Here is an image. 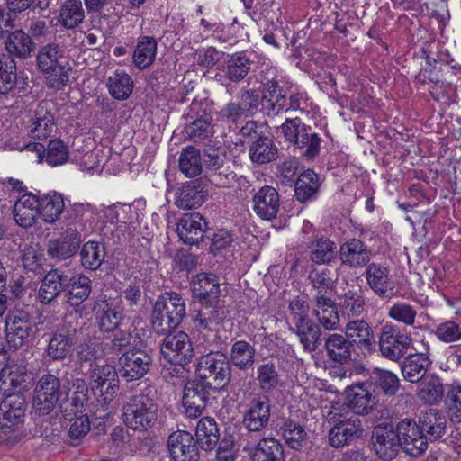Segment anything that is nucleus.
Listing matches in <instances>:
<instances>
[{
    "mask_svg": "<svg viewBox=\"0 0 461 461\" xmlns=\"http://www.w3.org/2000/svg\"><path fill=\"white\" fill-rule=\"evenodd\" d=\"M435 334L443 342H455L461 339V327L453 320H448L437 327Z\"/></svg>",
    "mask_w": 461,
    "mask_h": 461,
    "instance_id": "64",
    "label": "nucleus"
},
{
    "mask_svg": "<svg viewBox=\"0 0 461 461\" xmlns=\"http://www.w3.org/2000/svg\"><path fill=\"white\" fill-rule=\"evenodd\" d=\"M151 356L144 350L134 347L131 352H126L119 357V372L128 382L140 379L150 369Z\"/></svg>",
    "mask_w": 461,
    "mask_h": 461,
    "instance_id": "16",
    "label": "nucleus"
},
{
    "mask_svg": "<svg viewBox=\"0 0 461 461\" xmlns=\"http://www.w3.org/2000/svg\"><path fill=\"white\" fill-rule=\"evenodd\" d=\"M253 61L241 51L228 55L222 65L224 77L232 83L241 82L251 70Z\"/></svg>",
    "mask_w": 461,
    "mask_h": 461,
    "instance_id": "27",
    "label": "nucleus"
},
{
    "mask_svg": "<svg viewBox=\"0 0 461 461\" xmlns=\"http://www.w3.org/2000/svg\"><path fill=\"white\" fill-rule=\"evenodd\" d=\"M71 344L67 336L62 334H54L50 339L47 354L53 360H62L69 353Z\"/></svg>",
    "mask_w": 461,
    "mask_h": 461,
    "instance_id": "61",
    "label": "nucleus"
},
{
    "mask_svg": "<svg viewBox=\"0 0 461 461\" xmlns=\"http://www.w3.org/2000/svg\"><path fill=\"white\" fill-rule=\"evenodd\" d=\"M208 192L202 179L187 181L175 194V205L182 210L200 207L206 200Z\"/></svg>",
    "mask_w": 461,
    "mask_h": 461,
    "instance_id": "20",
    "label": "nucleus"
},
{
    "mask_svg": "<svg viewBox=\"0 0 461 461\" xmlns=\"http://www.w3.org/2000/svg\"><path fill=\"white\" fill-rule=\"evenodd\" d=\"M153 317H185V303L176 292H165L157 299L153 308Z\"/></svg>",
    "mask_w": 461,
    "mask_h": 461,
    "instance_id": "28",
    "label": "nucleus"
},
{
    "mask_svg": "<svg viewBox=\"0 0 461 461\" xmlns=\"http://www.w3.org/2000/svg\"><path fill=\"white\" fill-rule=\"evenodd\" d=\"M102 344L96 339H90L80 343L77 347V356L81 364L89 363L90 366L95 360L105 356Z\"/></svg>",
    "mask_w": 461,
    "mask_h": 461,
    "instance_id": "57",
    "label": "nucleus"
},
{
    "mask_svg": "<svg viewBox=\"0 0 461 461\" xmlns=\"http://www.w3.org/2000/svg\"><path fill=\"white\" fill-rule=\"evenodd\" d=\"M109 94L116 100H126L133 90V80L125 71H115L107 79Z\"/></svg>",
    "mask_w": 461,
    "mask_h": 461,
    "instance_id": "46",
    "label": "nucleus"
},
{
    "mask_svg": "<svg viewBox=\"0 0 461 461\" xmlns=\"http://www.w3.org/2000/svg\"><path fill=\"white\" fill-rule=\"evenodd\" d=\"M367 383L371 388L376 386L387 396L395 395L400 388V380L395 374L377 367L370 372Z\"/></svg>",
    "mask_w": 461,
    "mask_h": 461,
    "instance_id": "37",
    "label": "nucleus"
},
{
    "mask_svg": "<svg viewBox=\"0 0 461 461\" xmlns=\"http://www.w3.org/2000/svg\"><path fill=\"white\" fill-rule=\"evenodd\" d=\"M253 209L262 220L275 219L280 209V195L276 188L265 185L253 196Z\"/></svg>",
    "mask_w": 461,
    "mask_h": 461,
    "instance_id": "21",
    "label": "nucleus"
},
{
    "mask_svg": "<svg viewBox=\"0 0 461 461\" xmlns=\"http://www.w3.org/2000/svg\"><path fill=\"white\" fill-rule=\"evenodd\" d=\"M243 116H245V114L235 101L227 103L217 113L218 120L227 124L230 129L237 128Z\"/></svg>",
    "mask_w": 461,
    "mask_h": 461,
    "instance_id": "59",
    "label": "nucleus"
},
{
    "mask_svg": "<svg viewBox=\"0 0 461 461\" xmlns=\"http://www.w3.org/2000/svg\"><path fill=\"white\" fill-rule=\"evenodd\" d=\"M36 67L47 87L62 90L68 85L72 67L59 44L50 42L41 47L36 56Z\"/></svg>",
    "mask_w": 461,
    "mask_h": 461,
    "instance_id": "2",
    "label": "nucleus"
},
{
    "mask_svg": "<svg viewBox=\"0 0 461 461\" xmlns=\"http://www.w3.org/2000/svg\"><path fill=\"white\" fill-rule=\"evenodd\" d=\"M140 342L137 337L132 336L130 332L118 330L113 339L110 343L109 351L112 354H126V352H131L137 344L134 342Z\"/></svg>",
    "mask_w": 461,
    "mask_h": 461,
    "instance_id": "60",
    "label": "nucleus"
},
{
    "mask_svg": "<svg viewBox=\"0 0 461 461\" xmlns=\"http://www.w3.org/2000/svg\"><path fill=\"white\" fill-rule=\"evenodd\" d=\"M26 401L22 394H11L0 403V424L2 428H12L23 422Z\"/></svg>",
    "mask_w": 461,
    "mask_h": 461,
    "instance_id": "26",
    "label": "nucleus"
},
{
    "mask_svg": "<svg viewBox=\"0 0 461 461\" xmlns=\"http://www.w3.org/2000/svg\"><path fill=\"white\" fill-rule=\"evenodd\" d=\"M203 106V103L194 98L186 114L191 121L185 125L184 131L186 137L194 142L203 141L210 134L212 116Z\"/></svg>",
    "mask_w": 461,
    "mask_h": 461,
    "instance_id": "14",
    "label": "nucleus"
},
{
    "mask_svg": "<svg viewBox=\"0 0 461 461\" xmlns=\"http://www.w3.org/2000/svg\"><path fill=\"white\" fill-rule=\"evenodd\" d=\"M68 429L69 442L72 446H77L82 438H84L90 430V421L86 414L80 413L76 415Z\"/></svg>",
    "mask_w": 461,
    "mask_h": 461,
    "instance_id": "62",
    "label": "nucleus"
},
{
    "mask_svg": "<svg viewBox=\"0 0 461 461\" xmlns=\"http://www.w3.org/2000/svg\"><path fill=\"white\" fill-rule=\"evenodd\" d=\"M125 425L135 430H147L158 420V405L148 395L140 393L131 396L122 407Z\"/></svg>",
    "mask_w": 461,
    "mask_h": 461,
    "instance_id": "4",
    "label": "nucleus"
},
{
    "mask_svg": "<svg viewBox=\"0 0 461 461\" xmlns=\"http://www.w3.org/2000/svg\"><path fill=\"white\" fill-rule=\"evenodd\" d=\"M68 276L62 270L56 268L49 271L42 280L39 291L41 303H48L54 300L61 292L67 290Z\"/></svg>",
    "mask_w": 461,
    "mask_h": 461,
    "instance_id": "29",
    "label": "nucleus"
},
{
    "mask_svg": "<svg viewBox=\"0 0 461 461\" xmlns=\"http://www.w3.org/2000/svg\"><path fill=\"white\" fill-rule=\"evenodd\" d=\"M257 381L259 388L269 393L275 390L279 384V375L273 363H266L257 368Z\"/></svg>",
    "mask_w": 461,
    "mask_h": 461,
    "instance_id": "55",
    "label": "nucleus"
},
{
    "mask_svg": "<svg viewBox=\"0 0 461 461\" xmlns=\"http://www.w3.org/2000/svg\"><path fill=\"white\" fill-rule=\"evenodd\" d=\"M161 354L173 365L183 367L189 364L194 357V349L188 335L183 331L168 334L161 347Z\"/></svg>",
    "mask_w": 461,
    "mask_h": 461,
    "instance_id": "11",
    "label": "nucleus"
},
{
    "mask_svg": "<svg viewBox=\"0 0 461 461\" xmlns=\"http://www.w3.org/2000/svg\"><path fill=\"white\" fill-rule=\"evenodd\" d=\"M252 461H284L283 446L273 438H263L255 446Z\"/></svg>",
    "mask_w": 461,
    "mask_h": 461,
    "instance_id": "41",
    "label": "nucleus"
},
{
    "mask_svg": "<svg viewBox=\"0 0 461 461\" xmlns=\"http://www.w3.org/2000/svg\"><path fill=\"white\" fill-rule=\"evenodd\" d=\"M33 329L29 319H5L6 339L14 347L21 346Z\"/></svg>",
    "mask_w": 461,
    "mask_h": 461,
    "instance_id": "48",
    "label": "nucleus"
},
{
    "mask_svg": "<svg viewBox=\"0 0 461 461\" xmlns=\"http://www.w3.org/2000/svg\"><path fill=\"white\" fill-rule=\"evenodd\" d=\"M77 250L61 237L48 241L47 255L55 260H66L76 254Z\"/></svg>",
    "mask_w": 461,
    "mask_h": 461,
    "instance_id": "58",
    "label": "nucleus"
},
{
    "mask_svg": "<svg viewBox=\"0 0 461 461\" xmlns=\"http://www.w3.org/2000/svg\"><path fill=\"white\" fill-rule=\"evenodd\" d=\"M295 330L304 349L314 351L321 335L319 324L312 319H297Z\"/></svg>",
    "mask_w": 461,
    "mask_h": 461,
    "instance_id": "44",
    "label": "nucleus"
},
{
    "mask_svg": "<svg viewBox=\"0 0 461 461\" xmlns=\"http://www.w3.org/2000/svg\"><path fill=\"white\" fill-rule=\"evenodd\" d=\"M256 351L249 342L240 340L232 345L230 359L232 364L240 370L251 368L255 362Z\"/></svg>",
    "mask_w": 461,
    "mask_h": 461,
    "instance_id": "50",
    "label": "nucleus"
},
{
    "mask_svg": "<svg viewBox=\"0 0 461 461\" xmlns=\"http://www.w3.org/2000/svg\"><path fill=\"white\" fill-rule=\"evenodd\" d=\"M36 44L32 36L22 29L8 33L5 41V48L10 57L27 59L34 51Z\"/></svg>",
    "mask_w": 461,
    "mask_h": 461,
    "instance_id": "30",
    "label": "nucleus"
},
{
    "mask_svg": "<svg viewBox=\"0 0 461 461\" xmlns=\"http://www.w3.org/2000/svg\"><path fill=\"white\" fill-rule=\"evenodd\" d=\"M203 173L205 179L215 186L230 184L232 172L226 163V154L219 149L207 148L202 154Z\"/></svg>",
    "mask_w": 461,
    "mask_h": 461,
    "instance_id": "9",
    "label": "nucleus"
},
{
    "mask_svg": "<svg viewBox=\"0 0 461 461\" xmlns=\"http://www.w3.org/2000/svg\"><path fill=\"white\" fill-rule=\"evenodd\" d=\"M270 409V402L267 397L253 399L243 413V427L249 432L260 433L269 423Z\"/></svg>",
    "mask_w": 461,
    "mask_h": 461,
    "instance_id": "19",
    "label": "nucleus"
},
{
    "mask_svg": "<svg viewBox=\"0 0 461 461\" xmlns=\"http://www.w3.org/2000/svg\"><path fill=\"white\" fill-rule=\"evenodd\" d=\"M86 12L81 0H66L59 10L58 23L66 30H74L85 21Z\"/></svg>",
    "mask_w": 461,
    "mask_h": 461,
    "instance_id": "31",
    "label": "nucleus"
},
{
    "mask_svg": "<svg viewBox=\"0 0 461 461\" xmlns=\"http://www.w3.org/2000/svg\"><path fill=\"white\" fill-rule=\"evenodd\" d=\"M428 358L422 355L409 354L402 366L403 377L411 383L419 382L424 378L428 366Z\"/></svg>",
    "mask_w": 461,
    "mask_h": 461,
    "instance_id": "49",
    "label": "nucleus"
},
{
    "mask_svg": "<svg viewBox=\"0 0 461 461\" xmlns=\"http://www.w3.org/2000/svg\"><path fill=\"white\" fill-rule=\"evenodd\" d=\"M63 195L55 191L41 195L39 214L45 222L54 223L64 211Z\"/></svg>",
    "mask_w": 461,
    "mask_h": 461,
    "instance_id": "34",
    "label": "nucleus"
},
{
    "mask_svg": "<svg viewBox=\"0 0 461 461\" xmlns=\"http://www.w3.org/2000/svg\"><path fill=\"white\" fill-rule=\"evenodd\" d=\"M79 255L84 268L96 270L104 261L106 256L105 247L102 242L89 240L83 244Z\"/></svg>",
    "mask_w": 461,
    "mask_h": 461,
    "instance_id": "38",
    "label": "nucleus"
},
{
    "mask_svg": "<svg viewBox=\"0 0 461 461\" xmlns=\"http://www.w3.org/2000/svg\"><path fill=\"white\" fill-rule=\"evenodd\" d=\"M69 149L60 139L49 140L44 160L51 167L61 166L68 161Z\"/></svg>",
    "mask_w": 461,
    "mask_h": 461,
    "instance_id": "53",
    "label": "nucleus"
},
{
    "mask_svg": "<svg viewBox=\"0 0 461 461\" xmlns=\"http://www.w3.org/2000/svg\"><path fill=\"white\" fill-rule=\"evenodd\" d=\"M308 248L310 258L315 264H327L336 258V244L328 238L321 237L313 240Z\"/></svg>",
    "mask_w": 461,
    "mask_h": 461,
    "instance_id": "47",
    "label": "nucleus"
},
{
    "mask_svg": "<svg viewBox=\"0 0 461 461\" xmlns=\"http://www.w3.org/2000/svg\"><path fill=\"white\" fill-rule=\"evenodd\" d=\"M207 222L198 212L185 213L177 222V234L185 244H198L203 240Z\"/></svg>",
    "mask_w": 461,
    "mask_h": 461,
    "instance_id": "22",
    "label": "nucleus"
},
{
    "mask_svg": "<svg viewBox=\"0 0 461 461\" xmlns=\"http://www.w3.org/2000/svg\"><path fill=\"white\" fill-rule=\"evenodd\" d=\"M446 402L448 405L452 420L461 421V385L452 384L448 385L446 396Z\"/></svg>",
    "mask_w": 461,
    "mask_h": 461,
    "instance_id": "63",
    "label": "nucleus"
},
{
    "mask_svg": "<svg viewBox=\"0 0 461 461\" xmlns=\"http://www.w3.org/2000/svg\"><path fill=\"white\" fill-rule=\"evenodd\" d=\"M365 276L367 285L377 295L384 297L393 294V281L385 264L369 263L366 267Z\"/></svg>",
    "mask_w": 461,
    "mask_h": 461,
    "instance_id": "24",
    "label": "nucleus"
},
{
    "mask_svg": "<svg viewBox=\"0 0 461 461\" xmlns=\"http://www.w3.org/2000/svg\"><path fill=\"white\" fill-rule=\"evenodd\" d=\"M213 389L199 380L188 381L183 391L182 403L188 418L195 419L202 415Z\"/></svg>",
    "mask_w": 461,
    "mask_h": 461,
    "instance_id": "13",
    "label": "nucleus"
},
{
    "mask_svg": "<svg viewBox=\"0 0 461 461\" xmlns=\"http://www.w3.org/2000/svg\"><path fill=\"white\" fill-rule=\"evenodd\" d=\"M375 389H372L367 383L357 384L352 385L347 391L348 408L352 414L366 415L369 410L376 403Z\"/></svg>",
    "mask_w": 461,
    "mask_h": 461,
    "instance_id": "23",
    "label": "nucleus"
},
{
    "mask_svg": "<svg viewBox=\"0 0 461 461\" xmlns=\"http://www.w3.org/2000/svg\"><path fill=\"white\" fill-rule=\"evenodd\" d=\"M321 185L319 176L312 170L307 169L301 173L294 181V195L301 203L316 199Z\"/></svg>",
    "mask_w": 461,
    "mask_h": 461,
    "instance_id": "32",
    "label": "nucleus"
},
{
    "mask_svg": "<svg viewBox=\"0 0 461 461\" xmlns=\"http://www.w3.org/2000/svg\"><path fill=\"white\" fill-rule=\"evenodd\" d=\"M235 102L246 117H253L259 113L268 118H275L285 109L286 91L274 77L262 81L261 95L253 88H241L238 101Z\"/></svg>",
    "mask_w": 461,
    "mask_h": 461,
    "instance_id": "1",
    "label": "nucleus"
},
{
    "mask_svg": "<svg viewBox=\"0 0 461 461\" xmlns=\"http://www.w3.org/2000/svg\"><path fill=\"white\" fill-rule=\"evenodd\" d=\"M328 422L331 425L328 439L329 444L335 448L348 446L363 436L361 420L349 412L330 413Z\"/></svg>",
    "mask_w": 461,
    "mask_h": 461,
    "instance_id": "5",
    "label": "nucleus"
},
{
    "mask_svg": "<svg viewBox=\"0 0 461 461\" xmlns=\"http://www.w3.org/2000/svg\"><path fill=\"white\" fill-rule=\"evenodd\" d=\"M67 290H68V302L71 305H77L86 300L91 293V280L83 274L68 276Z\"/></svg>",
    "mask_w": 461,
    "mask_h": 461,
    "instance_id": "45",
    "label": "nucleus"
},
{
    "mask_svg": "<svg viewBox=\"0 0 461 461\" xmlns=\"http://www.w3.org/2000/svg\"><path fill=\"white\" fill-rule=\"evenodd\" d=\"M412 339L393 326L383 328L379 339V348L382 356L392 361H397L411 348Z\"/></svg>",
    "mask_w": 461,
    "mask_h": 461,
    "instance_id": "12",
    "label": "nucleus"
},
{
    "mask_svg": "<svg viewBox=\"0 0 461 461\" xmlns=\"http://www.w3.org/2000/svg\"><path fill=\"white\" fill-rule=\"evenodd\" d=\"M278 149L267 136H263L251 142L249 149V158L259 165L274 161L277 158Z\"/></svg>",
    "mask_w": 461,
    "mask_h": 461,
    "instance_id": "36",
    "label": "nucleus"
},
{
    "mask_svg": "<svg viewBox=\"0 0 461 461\" xmlns=\"http://www.w3.org/2000/svg\"><path fill=\"white\" fill-rule=\"evenodd\" d=\"M197 444L205 451L212 450L219 442V429L215 420L209 417L202 418L196 425Z\"/></svg>",
    "mask_w": 461,
    "mask_h": 461,
    "instance_id": "39",
    "label": "nucleus"
},
{
    "mask_svg": "<svg viewBox=\"0 0 461 461\" xmlns=\"http://www.w3.org/2000/svg\"><path fill=\"white\" fill-rule=\"evenodd\" d=\"M179 170L186 177H195L203 173L200 149L188 146L182 149L178 159Z\"/></svg>",
    "mask_w": 461,
    "mask_h": 461,
    "instance_id": "42",
    "label": "nucleus"
},
{
    "mask_svg": "<svg viewBox=\"0 0 461 461\" xmlns=\"http://www.w3.org/2000/svg\"><path fill=\"white\" fill-rule=\"evenodd\" d=\"M196 371L199 381L210 385L213 392L222 389L230 380V363L226 356L220 352L203 356Z\"/></svg>",
    "mask_w": 461,
    "mask_h": 461,
    "instance_id": "6",
    "label": "nucleus"
},
{
    "mask_svg": "<svg viewBox=\"0 0 461 461\" xmlns=\"http://www.w3.org/2000/svg\"><path fill=\"white\" fill-rule=\"evenodd\" d=\"M55 126L54 104L48 100L41 101L30 119V134L34 139H47Z\"/></svg>",
    "mask_w": 461,
    "mask_h": 461,
    "instance_id": "18",
    "label": "nucleus"
},
{
    "mask_svg": "<svg viewBox=\"0 0 461 461\" xmlns=\"http://www.w3.org/2000/svg\"><path fill=\"white\" fill-rule=\"evenodd\" d=\"M354 345L340 334L330 335L325 343L329 357L334 362L346 364L351 359Z\"/></svg>",
    "mask_w": 461,
    "mask_h": 461,
    "instance_id": "35",
    "label": "nucleus"
},
{
    "mask_svg": "<svg viewBox=\"0 0 461 461\" xmlns=\"http://www.w3.org/2000/svg\"><path fill=\"white\" fill-rule=\"evenodd\" d=\"M371 257L372 250L359 239H350L339 249L341 264L350 267H366Z\"/></svg>",
    "mask_w": 461,
    "mask_h": 461,
    "instance_id": "25",
    "label": "nucleus"
},
{
    "mask_svg": "<svg viewBox=\"0 0 461 461\" xmlns=\"http://www.w3.org/2000/svg\"><path fill=\"white\" fill-rule=\"evenodd\" d=\"M419 391V397L429 404L439 402L444 394V386L440 379L434 375H429L422 379Z\"/></svg>",
    "mask_w": 461,
    "mask_h": 461,
    "instance_id": "51",
    "label": "nucleus"
},
{
    "mask_svg": "<svg viewBox=\"0 0 461 461\" xmlns=\"http://www.w3.org/2000/svg\"><path fill=\"white\" fill-rule=\"evenodd\" d=\"M373 331L371 327L363 319L349 321L346 326V336L353 342L370 345Z\"/></svg>",
    "mask_w": 461,
    "mask_h": 461,
    "instance_id": "56",
    "label": "nucleus"
},
{
    "mask_svg": "<svg viewBox=\"0 0 461 461\" xmlns=\"http://www.w3.org/2000/svg\"><path fill=\"white\" fill-rule=\"evenodd\" d=\"M158 43L153 37L139 39L133 53V63L140 70L149 68L155 60Z\"/></svg>",
    "mask_w": 461,
    "mask_h": 461,
    "instance_id": "43",
    "label": "nucleus"
},
{
    "mask_svg": "<svg viewBox=\"0 0 461 461\" xmlns=\"http://www.w3.org/2000/svg\"><path fill=\"white\" fill-rule=\"evenodd\" d=\"M394 427L399 438L400 447L407 454L418 456L427 449V437L413 420L403 419Z\"/></svg>",
    "mask_w": 461,
    "mask_h": 461,
    "instance_id": "10",
    "label": "nucleus"
},
{
    "mask_svg": "<svg viewBox=\"0 0 461 461\" xmlns=\"http://www.w3.org/2000/svg\"><path fill=\"white\" fill-rule=\"evenodd\" d=\"M277 432L286 445L295 450H299L307 440V433L304 428L299 422L291 419L284 420Z\"/></svg>",
    "mask_w": 461,
    "mask_h": 461,
    "instance_id": "40",
    "label": "nucleus"
},
{
    "mask_svg": "<svg viewBox=\"0 0 461 461\" xmlns=\"http://www.w3.org/2000/svg\"><path fill=\"white\" fill-rule=\"evenodd\" d=\"M308 279L318 295L330 293L337 280L336 275L329 268L313 270L309 274Z\"/></svg>",
    "mask_w": 461,
    "mask_h": 461,
    "instance_id": "54",
    "label": "nucleus"
},
{
    "mask_svg": "<svg viewBox=\"0 0 461 461\" xmlns=\"http://www.w3.org/2000/svg\"><path fill=\"white\" fill-rule=\"evenodd\" d=\"M167 447L173 461H199L200 451L193 435L185 430L175 431L167 439Z\"/></svg>",
    "mask_w": 461,
    "mask_h": 461,
    "instance_id": "17",
    "label": "nucleus"
},
{
    "mask_svg": "<svg viewBox=\"0 0 461 461\" xmlns=\"http://www.w3.org/2000/svg\"><path fill=\"white\" fill-rule=\"evenodd\" d=\"M373 447L376 455L384 461L393 459L399 452L400 442L393 423H380L372 431Z\"/></svg>",
    "mask_w": 461,
    "mask_h": 461,
    "instance_id": "15",
    "label": "nucleus"
},
{
    "mask_svg": "<svg viewBox=\"0 0 461 461\" xmlns=\"http://www.w3.org/2000/svg\"><path fill=\"white\" fill-rule=\"evenodd\" d=\"M194 302L192 309L195 317H215L223 314L220 300L219 278L212 273H200L192 282Z\"/></svg>",
    "mask_w": 461,
    "mask_h": 461,
    "instance_id": "3",
    "label": "nucleus"
},
{
    "mask_svg": "<svg viewBox=\"0 0 461 461\" xmlns=\"http://www.w3.org/2000/svg\"><path fill=\"white\" fill-rule=\"evenodd\" d=\"M16 63L9 55L0 56V94L5 95L16 85Z\"/></svg>",
    "mask_w": 461,
    "mask_h": 461,
    "instance_id": "52",
    "label": "nucleus"
},
{
    "mask_svg": "<svg viewBox=\"0 0 461 461\" xmlns=\"http://www.w3.org/2000/svg\"><path fill=\"white\" fill-rule=\"evenodd\" d=\"M63 393L60 380L52 374L42 375L34 388L32 407L39 415L50 414L59 404Z\"/></svg>",
    "mask_w": 461,
    "mask_h": 461,
    "instance_id": "8",
    "label": "nucleus"
},
{
    "mask_svg": "<svg viewBox=\"0 0 461 461\" xmlns=\"http://www.w3.org/2000/svg\"><path fill=\"white\" fill-rule=\"evenodd\" d=\"M285 139L296 148L303 149L302 155L308 159L316 158L320 153L321 138L317 133H310L311 128L298 117L287 118L281 125Z\"/></svg>",
    "mask_w": 461,
    "mask_h": 461,
    "instance_id": "7",
    "label": "nucleus"
},
{
    "mask_svg": "<svg viewBox=\"0 0 461 461\" xmlns=\"http://www.w3.org/2000/svg\"><path fill=\"white\" fill-rule=\"evenodd\" d=\"M419 426L421 432L426 433L430 439L440 438L446 431L447 418L436 409L421 411L419 417Z\"/></svg>",
    "mask_w": 461,
    "mask_h": 461,
    "instance_id": "33",
    "label": "nucleus"
}]
</instances>
